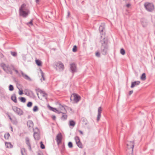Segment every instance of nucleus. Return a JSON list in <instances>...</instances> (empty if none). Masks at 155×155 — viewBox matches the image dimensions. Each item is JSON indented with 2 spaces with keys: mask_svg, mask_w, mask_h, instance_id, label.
<instances>
[{
  "mask_svg": "<svg viewBox=\"0 0 155 155\" xmlns=\"http://www.w3.org/2000/svg\"><path fill=\"white\" fill-rule=\"evenodd\" d=\"M69 13H69V12H68V14H69Z\"/></svg>",
  "mask_w": 155,
  "mask_h": 155,
  "instance_id": "09e8293b",
  "label": "nucleus"
},
{
  "mask_svg": "<svg viewBox=\"0 0 155 155\" xmlns=\"http://www.w3.org/2000/svg\"><path fill=\"white\" fill-rule=\"evenodd\" d=\"M42 77L43 78V73H42Z\"/></svg>",
  "mask_w": 155,
  "mask_h": 155,
  "instance_id": "de8ad7c7",
  "label": "nucleus"
},
{
  "mask_svg": "<svg viewBox=\"0 0 155 155\" xmlns=\"http://www.w3.org/2000/svg\"><path fill=\"white\" fill-rule=\"evenodd\" d=\"M130 6V4H128L126 5V6L128 8H129Z\"/></svg>",
  "mask_w": 155,
  "mask_h": 155,
  "instance_id": "a19ab883",
  "label": "nucleus"
},
{
  "mask_svg": "<svg viewBox=\"0 0 155 155\" xmlns=\"http://www.w3.org/2000/svg\"><path fill=\"white\" fill-rule=\"evenodd\" d=\"M70 69L72 72L74 73L76 71V64L73 63L70 64Z\"/></svg>",
  "mask_w": 155,
  "mask_h": 155,
  "instance_id": "9b49d317",
  "label": "nucleus"
},
{
  "mask_svg": "<svg viewBox=\"0 0 155 155\" xmlns=\"http://www.w3.org/2000/svg\"><path fill=\"white\" fill-rule=\"evenodd\" d=\"M102 108L101 107H100L98 110V115L97 118V120L98 121L100 120L101 117V113L102 112Z\"/></svg>",
  "mask_w": 155,
  "mask_h": 155,
  "instance_id": "f8f14e48",
  "label": "nucleus"
},
{
  "mask_svg": "<svg viewBox=\"0 0 155 155\" xmlns=\"http://www.w3.org/2000/svg\"><path fill=\"white\" fill-rule=\"evenodd\" d=\"M39 0H36V1L37 2H39Z\"/></svg>",
  "mask_w": 155,
  "mask_h": 155,
  "instance_id": "49530a36",
  "label": "nucleus"
},
{
  "mask_svg": "<svg viewBox=\"0 0 155 155\" xmlns=\"http://www.w3.org/2000/svg\"><path fill=\"white\" fill-rule=\"evenodd\" d=\"M26 143L27 145L28 146L30 150H31V147L30 143L29 140L28 138H26L25 139Z\"/></svg>",
  "mask_w": 155,
  "mask_h": 155,
  "instance_id": "dca6fc26",
  "label": "nucleus"
},
{
  "mask_svg": "<svg viewBox=\"0 0 155 155\" xmlns=\"http://www.w3.org/2000/svg\"><path fill=\"white\" fill-rule=\"evenodd\" d=\"M11 67H12V69L15 71L17 73V74L18 73V71L15 69V68L13 66L11 65Z\"/></svg>",
  "mask_w": 155,
  "mask_h": 155,
  "instance_id": "72a5a7b5",
  "label": "nucleus"
},
{
  "mask_svg": "<svg viewBox=\"0 0 155 155\" xmlns=\"http://www.w3.org/2000/svg\"><path fill=\"white\" fill-rule=\"evenodd\" d=\"M28 24H30L31 25H32V21H30V22H29L28 23Z\"/></svg>",
  "mask_w": 155,
  "mask_h": 155,
  "instance_id": "37998d69",
  "label": "nucleus"
},
{
  "mask_svg": "<svg viewBox=\"0 0 155 155\" xmlns=\"http://www.w3.org/2000/svg\"><path fill=\"white\" fill-rule=\"evenodd\" d=\"M21 73L22 76L25 79L29 80L30 79L29 77L27 76V75L25 74L22 72H21Z\"/></svg>",
  "mask_w": 155,
  "mask_h": 155,
  "instance_id": "a211bd4d",
  "label": "nucleus"
},
{
  "mask_svg": "<svg viewBox=\"0 0 155 155\" xmlns=\"http://www.w3.org/2000/svg\"><path fill=\"white\" fill-rule=\"evenodd\" d=\"M38 108L37 106H35L33 108V111L34 112H35L38 110Z\"/></svg>",
  "mask_w": 155,
  "mask_h": 155,
  "instance_id": "a878e982",
  "label": "nucleus"
},
{
  "mask_svg": "<svg viewBox=\"0 0 155 155\" xmlns=\"http://www.w3.org/2000/svg\"><path fill=\"white\" fill-rule=\"evenodd\" d=\"M140 83V81H135L132 82L131 83V85L130 87L131 88H133L135 86L138 85Z\"/></svg>",
  "mask_w": 155,
  "mask_h": 155,
  "instance_id": "ddd939ff",
  "label": "nucleus"
},
{
  "mask_svg": "<svg viewBox=\"0 0 155 155\" xmlns=\"http://www.w3.org/2000/svg\"><path fill=\"white\" fill-rule=\"evenodd\" d=\"M144 6L146 9L149 11H151L154 9L153 5L151 3H145Z\"/></svg>",
  "mask_w": 155,
  "mask_h": 155,
  "instance_id": "0eeeda50",
  "label": "nucleus"
},
{
  "mask_svg": "<svg viewBox=\"0 0 155 155\" xmlns=\"http://www.w3.org/2000/svg\"><path fill=\"white\" fill-rule=\"evenodd\" d=\"M5 144L7 148H10L13 147V145L10 143L5 142Z\"/></svg>",
  "mask_w": 155,
  "mask_h": 155,
  "instance_id": "2eb2a0df",
  "label": "nucleus"
},
{
  "mask_svg": "<svg viewBox=\"0 0 155 155\" xmlns=\"http://www.w3.org/2000/svg\"><path fill=\"white\" fill-rule=\"evenodd\" d=\"M56 117L54 115H53L52 116V118L53 120H55L56 119Z\"/></svg>",
  "mask_w": 155,
  "mask_h": 155,
  "instance_id": "58836bf2",
  "label": "nucleus"
},
{
  "mask_svg": "<svg viewBox=\"0 0 155 155\" xmlns=\"http://www.w3.org/2000/svg\"><path fill=\"white\" fill-rule=\"evenodd\" d=\"M34 137L35 139L38 140L40 138V131L38 129L35 128L34 130Z\"/></svg>",
  "mask_w": 155,
  "mask_h": 155,
  "instance_id": "423d86ee",
  "label": "nucleus"
},
{
  "mask_svg": "<svg viewBox=\"0 0 155 155\" xmlns=\"http://www.w3.org/2000/svg\"><path fill=\"white\" fill-rule=\"evenodd\" d=\"M10 137V135L8 133H6L4 135L5 138L7 140H8L9 139Z\"/></svg>",
  "mask_w": 155,
  "mask_h": 155,
  "instance_id": "5701e85b",
  "label": "nucleus"
},
{
  "mask_svg": "<svg viewBox=\"0 0 155 155\" xmlns=\"http://www.w3.org/2000/svg\"><path fill=\"white\" fill-rule=\"evenodd\" d=\"M40 147L42 149H44L45 148V146L43 144V143L42 141H41L40 142Z\"/></svg>",
  "mask_w": 155,
  "mask_h": 155,
  "instance_id": "c85d7f7f",
  "label": "nucleus"
},
{
  "mask_svg": "<svg viewBox=\"0 0 155 155\" xmlns=\"http://www.w3.org/2000/svg\"><path fill=\"white\" fill-rule=\"evenodd\" d=\"M56 70L59 71H63L64 69V65L61 62H57L56 64Z\"/></svg>",
  "mask_w": 155,
  "mask_h": 155,
  "instance_id": "39448f33",
  "label": "nucleus"
},
{
  "mask_svg": "<svg viewBox=\"0 0 155 155\" xmlns=\"http://www.w3.org/2000/svg\"><path fill=\"white\" fill-rule=\"evenodd\" d=\"M67 117V115L66 114H64V113L61 117V119L63 120H65L66 119Z\"/></svg>",
  "mask_w": 155,
  "mask_h": 155,
  "instance_id": "b1692460",
  "label": "nucleus"
},
{
  "mask_svg": "<svg viewBox=\"0 0 155 155\" xmlns=\"http://www.w3.org/2000/svg\"><path fill=\"white\" fill-rule=\"evenodd\" d=\"M38 155H44L42 153H39Z\"/></svg>",
  "mask_w": 155,
  "mask_h": 155,
  "instance_id": "a18cd8bd",
  "label": "nucleus"
},
{
  "mask_svg": "<svg viewBox=\"0 0 155 155\" xmlns=\"http://www.w3.org/2000/svg\"><path fill=\"white\" fill-rule=\"evenodd\" d=\"M72 51L74 52H75L77 51V47L76 46L74 45Z\"/></svg>",
  "mask_w": 155,
  "mask_h": 155,
  "instance_id": "c756f323",
  "label": "nucleus"
},
{
  "mask_svg": "<svg viewBox=\"0 0 155 155\" xmlns=\"http://www.w3.org/2000/svg\"><path fill=\"white\" fill-rule=\"evenodd\" d=\"M80 99V97L78 94H74L71 96L70 99L73 103H76L78 102Z\"/></svg>",
  "mask_w": 155,
  "mask_h": 155,
  "instance_id": "7ed1b4c3",
  "label": "nucleus"
},
{
  "mask_svg": "<svg viewBox=\"0 0 155 155\" xmlns=\"http://www.w3.org/2000/svg\"><path fill=\"white\" fill-rule=\"evenodd\" d=\"M120 53L124 55L125 54V52L123 49L122 48L120 50Z\"/></svg>",
  "mask_w": 155,
  "mask_h": 155,
  "instance_id": "bb28decb",
  "label": "nucleus"
},
{
  "mask_svg": "<svg viewBox=\"0 0 155 155\" xmlns=\"http://www.w3.org/2000/svg\"><path fill=\"white\" fill-rule=\"evenodd\" d=\"M69 109L71 111V112H74V110H73L71 108H69Z\"/></svg>",
  "mask_w": 155,
  "mask_h": 155,
  "instance_id": "79ce46f5",
  "label": "nucleus"
},
{
  "mask_svg": "<svg viewBox=\"0 0 155 155\" xmlns=\"http://www.w3.org/2000/svg\"><path fill=\"white\" fill-rule=\"evenodd\" d=\"M35 62L38 66H41V62L40 60H35Z\"/></svg>",
  "mask_w": 155,
  "mask_h": 155,
  "instance_id": "aec40b11",
  "label": "nucleus"
},
{
  "mask_svg": "<svg viewBox=\"0 0 155 155\" xmlns=\"http://www.w3.org/2000/svg\"><path fill=\"white\" fill-rule=\"evenodd\" d=\"M29 13V10L26 7V5L25 4H22L19 9V15L24 17H26L28 16Z\"/></svg>",
  "mask_w": 155,
  "mask_h": 155,
  "instance_id": "f257e3e1",
  "label": "nucleus"
},
{
  "mask_svg": "<svg viewBox=\"0 0 155 155\" xmlns=\"http://www.w3.org/2000/svg\"><path fill=\"white\" fill-rule=\"evenodd\" d=\"M22 155H23V153H22Z\"/></svg>",
  "mask_w": 155,
  "mask_h": 155,
  "instance_id": "8fccbe9b",
  "label": "nucleus"
},
{
  "mask_svg": "<svg viewBox=\"0 0 155 155\" xmlns=\"http://www.w3.org/2000/svg\"><path fill=\"white\" fill-rule=\"evenodd\" d=\"M11 53L12 55L14 56H15L17 55V53L14 52H11Z\"/></svg>",
  "mask_w": 155,
  "mask_h": 155,
  "instance_id": "f704fd0d",
  "label": "nucleus"
},
{
  "mask_svg": "<svg viewBox=\"0 0 155 155\" xmlns=\"http://www.w3.org/2000/svg\"><path fill=\"white\" fill-rule=\"evenodd\" d=\"M154 59H155V57L154 58Z\"/></svg>",
  "mask_w": 155,
  "mask_h": 155,
  "instance_id": "3c124183",
  "label": "nucleus"
},
{
  "mask_svg": "<svg viewBox=\"0 0 155 155\" xmlns=\"http://www.w3.org/2000/svg\"><path fill=\"white\" fill-rule=\"evenodd\" d=\"M68 146L70 148H71L73 147V144L71 142H69L68 144Z\"/></svg>",
  "mask_w": 155,
  "mask_h": 155,
  "instance_id": "2f4dec72",
  "label": "nucleus"
},
{
  "mask_svg": "<svg viewBox=\"0 0 155 155\" xmlns=\"http://www.w3.org/2000/svg\"><path fill=\"white\" fill-rule=\"evenodd\" d=\"M18 94L20 95H22L23 94V91L19 90L18 91Z\"/></svg>",
  "mask_w": 155,
  "mask_h": 155,
  "instance_id": "c9c22d12",
  "label": "nucleus"
},
{
  "mask_svg": "<svg viewBox=\"0 0 155 155\" xmlns=\"http://www.w3.org/2000/svg\"><path fill=\"white\" fill-rule=\"evenodd\" d=\"M32 105V103L31 102H29L27 104V106L28 107H31Z\"/></svg>",
  "mask_w": 155,
  "mask_h": 155,
  "instance_id": "7c9ffc66",
  "label": "nucleus"
},
{
  "mask_svg": "<svg viewBox=\"0 0 155 155\" xmlns=\"http://www.w3.org/2000/svg\"><path fill=\"white\" fill-rule=\"evenodd\" d=\"M79 132H80V134H83V133L82 132V131H81V130H79Z\"/></svg>",
  "mask_w": 155,
  "mask_h": 155,
  "instance_id": "ea45409f",
  "label": "nucleus"
},
{
  "mask_svg": "<svg viewBox=\"0 0 155 155\" xmlns=\"http://www.w3.org/2000/svg\"><path fill=\"white\" fill-rule=\"evenodd\" d=\"M48 107L50 110L58 114L60 113L64 114L66 112L64 107L61 104L59 105L57 108L52 107L50 106H48Z\"/></svg>",
  "mask_w": 155,
  "mask_h": 155,
  "instance_id": "f03ea898",
  "label": "nucleus"
},
{
  "mask_svg": "<svg viewBox=\"0 0 155 155\" xmlns=\"http://www.w3.org/2000/svg\"><path fill=\"white\" fill-rule=\"evenodd\" d=\"M9 90L10 91H13L14 90L13 86L12 85H10L9 87Z\"/></svg>",
  "mask_w": 155,
  "mask_h": 155,
  "instance_id": "cd10ccee",
  "label": "nucleus"
},
{
  "mask_svg": "<svg viewBox=\"0 0 155 155\" xmlns=\"http://www.w3.org/2000/svg\"><path fill=\"white\" fill-rule=\"evenodd\" d=\"M62 139V134L61 133H59L57 135L56 138V140L58 144L61 143Z\"/></svg>",
  "mask_w": 155,
  "mask_h": 155,
  "instance_id": "1a4fd4ad",
  "label": "nucleus"
},
{
  "mask_svg": "<svg viewBox=\"0 0 155 155\" xmlns=\"http://www.w3.org/2000/svg\"><path fill=\"white\" fill-rule=\"evenodd\" d=\"M11 99L12 101H14L15 103L17 102V100L16 97L15 95L14 94L12 95L11 97Z\"/></svg>",
  "mask_w": 155,
  "mask_h": 155,
  "instance_id": "f3484780",
  "label": "nucleus"
},
{
  "mask_svg": "<svg viewBox=\"0 0 155 155\" xmlns=\"http://www.w3.org/2000/svg\"><path fill=\"white\" fill-rule=\"evenodd\" d=\"M140 79L142 81H145L146 79V75L145 73L142 74L140 77Z\"/></svg>",
  "mask_w": 155,
  "mask_h": 155,
  "instance_id": "4468645a",
  "label": "nucleus"
},
{
  "mask_svg": "<svg viewBox=\"0 0 155 155\" xmlns=\"http://www.w3.org/2000/svg\"><path fill=\"white\" fill-rule=\"evenodd\" d=\"M17 112L18 114L20 115L22 114H23L22 111L18 108L17 109Z\"/></svg>",
  "mask_w": 155,
  "mask_h": 155,
  "instance_id": "412c9836",
  "label": "nucleus"
},
{
  "mask_svg": "<svg viewBox=\"0 0 155 155\" xmlns=\"http://www.w3.org/2000/svg\"><path fill=\"white\" fill-rule=\"evenodd\" d=\"M75 124V122L73 120H70L69 122V125L71 126L74 127Z\"/></svg>",
  "mask_w": 155,
  "mask_h": 155,
  "instance_id": "393cba45",
  "label": "nucleus"
},
{
  "mask_svg": "<svg viewBox=\"0 0 155 155\" xmlns=\"http://www.w3.org/2000/svg\"><path fill=\"white\" fill-rule=\"evenodd\" d=\"M134 143L133 142L128 141L127 144V148L133 151L134 147Z\"/></svg>",
  "mask_w": 155,
  "mask_h": 155,
  "instance_id": "9d476101",
  "label": "nucleus"
},
{
  "mask_svg": "<svg viewBox=\"0 0 155 155\" xmlns=\"http://www.w3.org/2000/svg\"><path fill=\"white\" fill-rule=\"evenodd\" d=\"M133 93V91L132 90L130 91L129 93V95H131Z\"/></svg>",
  "mask_w": 155,
  "mask_h": 155,
  "instance_id": "4c0bfd02",
  "label": "nucleus"
},
{
  "mask_svg": "<svg viewBox=\"0 0 155 155\" xmlns=\"http://www.w3.org/2000/svg\"><path fill=\"white\" fill-rule=\"evenodd\" d=\"M8 117L9 118V119L12 121V118L10 116H8Z\"/></svg>",
  "mask_w": 155,
  "mask_h": 155,
  "instance_id": "c03bdc74",
  "label": "nucleus"
},
{
  "mask_svg": "<svg viewBox=\"0 0 155 155\" xmlns=\"http://www.w3.org/2000/svg\"><path fill=\"white\" fill-rule=\"evenodd\" d=\"M96 55L97 57H99L100 55V53L98 52H96Z\"/></svg>",
  "mask_w": 155,
  "mask_h": 155,
  "instance_id": "e433bc0d",
  "label": "nucleus"
},
{
  "mask_svg": "<svg viewBox=\"0 0 155 155\" xmlns=\"http://www.w3.org/2000/svg\"><path fill=\"white\" fill-rule=\"evenodd\" d=\"M1 67L3 69L4 71L6 72H10L12 71V67L11 65L9 66L7 64L2 63L1 64Z\"/></svg>",
  "mask_w": 155,
  "mask_h": 155,
  "instance_id": "20e7f679",
  "label": "nucleus"
},
{
  "mask_svg": "<svg viewBox=\"0 0 155 155\" xmlns=\"http://www.w3.org/2000/svg\"><path fill=\"white\" fill-rule=\"evenodd\" d=\"M74 139L77 146L80 148H82L83 145L80 141L79 138L78 137H75Z\"/></svg>",
  "mask_w": 155,
  "mask_h": 155,
  "instance_id": "6e6552de",
  "label": "nucleus"
},
{
  "mask_svg": "<svg viewBox=\"0 0 155 155\" xmlns=\"http://www.w3.org/2000/svg\"><path fill=\"white\" fill-rule=\"evenodd\" d=\"M99 29L101 32H102L104 29V28L103 26H100L99 28Z\"/></svg>",
  "mask_w": 155,
  "mask_h": 155,
  "instance_id": "473e14b6",
  "label": "nucleus"
},
{
  "mask_svg": "<svg viewBox=\"0 0 155 155\" xmlns=\"http://www.w3.org/2000/svg\"><path fill=\"white\" fill-rule=\"evenodd\" d=\"M20 101L23 103H25L26 102V99L24 97H20L19 98Z\"/></svg>",
  "mask_w": 155,
  "mask_h": 155,
  "instance_id": "6ab92c4d",
  "label": "nucleus"
},
{
  "mask_svg": "<svg viewBox=\"0 0 155 155\" xmlns=\"http://www.w3.org/2000/svg\"><path fill=\"white\" fill-rule=\"evenodd\" d=\"M27 125L29 127H32L33 125V123L31 121H29L27 122Z\"/></svg>",
  "mask_w": 155,
  "mask_h": 155,
  "instance_id": "4be33fe9",
  "label": "nucleus"
}]
</instances>
